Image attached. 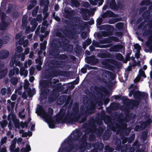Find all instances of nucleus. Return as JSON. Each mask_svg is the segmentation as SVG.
I'll return each instance as SVG.
<instances>
[{"label": "nucleus", "instance_id": "f257e3e1", "mask_svg": "<svg viewBox=\"0 0 152 152\" xmlns=\"http://www.w3.org/2000/svg\"><path fill=\"white\" fill-rule=\"evenodd\" d=\"M36 112L38 114L44 118L45 121L48 123L49 127L51 128H54L55 124L56 123H64L65 121L63 119L64 114H62V113H60L56 119V122H55L53 121V118L51 117L53 113V110L51 108L49 109L48 113L47 114L45 113L42 107L39 106L37 108Z\"/></svg>", "mask_w": 152, "mask_h": 152}, {"label": "nucleus", "instance_id": "f03ea898", "mask_svg": "<svg viewBox=\"0 0 152 152\" xmlns=\"http://www.w3.org/2000/svg\"><path fill=\"white\" fill-rule=\"evenodd\" d=\"M19 58V56H18L16 55L14 56L11 59L10 63V66H12L15 63L16 66H19L20 67V74L21 76L24 75L25 77L27 76L28 74V71L25 69L23 67H21V64L18 60Z\"/></svg>", "mask_w": 152, "mask_h": 152}, {"label": "nucleus", "instance_id": "7ed1b4c3", "mask_svg": "<svg viewBox=\"0 0 152 152\" xmlns=\"http://www.w3.org/2000/svg\"><path fill=\"white\" fill-rule=\"evenodd\" d=\"M16 138H14L11 143L10 149L12 152H19V148H17L14 151L15 148V144L16 143ZM30 150V146L29 145H27L26 147V148H23L20 151V152H28Z\"/></svg>", "mask_w": 152, "mask_h": 152}, {"label": "nucleus", "instance_id": "20e7f679", "mask_svg": "<svg viewBox=\"0 0 152 152\" xmlns=\"http://www.w3.org/2000/svg\"><path fill=\"white\" fill-rule=\"evenodd\" d=\"M23 37L21 34H16V39L18 41L19 45H22L23 44V47H26L28 43V41L26 40L23 42Z\"/></svg>", "mask_w": 152, "mask_h": 152}, {"label": "nucleus", "instance_id": "39448f33", "mask_svg": "<svg viewBox=\"0 0 152 152\" xmlns=\"http://www.w3.org/2000/svg\"><path fill=\"white\" fill-rule=\"evenodd\" d=\"M132 94H133L135 98H136L137 97H142L146 98L148 97V95L147 93H141L139 91H132L129 93V96H131Z\"/></svg>", "mask_w": 152, "mask_h": 152}, {"label": "nucleus", "instance_id": "423d86ee", "mask_svg": "<svg viewBox=\"0 0 152 152\" xmlns=\"http://www.w3.org/2000/svg\"><path fill=\"white\" fill-rule=\"evenodd\" d=\"M8 120L11 121H12L16 127H18L19 126V121L18 120L16 119L15 115L14 113H10L8 116Z\"/></svg>", "mask_w": 152, "mask_h": 152}, {"label": "nucleus", "instance_id": "0eeeda50", "mask_svg": "<svg viewBox=\"0 0 152 152\" xmlns=\"http://www.w3.org/2000/svg\"><path fill=\"white\" fill-rule=\"evenodd\" d=\"M31 23L32 25L31 28L30 29V27L29 26L27 27L26 31L27 33H28L31 31H33L35 29L37 25L36 20L35 19H33L32 20L31 22Z\"/></svg>", "mask_w": 152, "mask_h": 152}, {"label": "nucleus", "instance_id": "6e6552de", "mask_svg": "<svg viewBox=\"0 0 152 152\" xmlns=\"http://www.w3.org/2000/svg\"><path fill=\"white\" fill-rule=\"evenodd\" d=\"M139 74L137 77L134 80V83H137L138 82L140 79V76H142L144 77H146V76L144 72L142 69H140L139 71Z\"/></svg>", "mask_w": 152, "mask_h": 152}, {"label": "nucleus", "instance_id": "1a4fd4ad", "mask_svg": "<svg viewBox=\"0 0 152 152\" xmlns=\"http://www.w3.org/2000/svg\"><path fill=\"white\" fill-rule=\"evenodd\" d=\"M40 51H39L38 52V55H39L38 58L36 60V61L37 64H38V65L37 66V69L39 70H40L41 69V65L42 64V61L41 58L40 57Z\"/></svg>", "mask_w": 152, "mask_h": 152}, {"label": "nucleus", "instance_id": "9d476101", "mask_svg": "<svg viewBox=\"0 0 152 152\" xmlns=\"http://www.w3.org/2000/svg\"><path fill=\"white\" fill-rule=\"evenodd\" d=\"M9 52L7 50H3L0 53V58L3 59L7 57L9 55Z\"/></svg>", "mask_w": 152, "mask_h": 152}, {"label": "nucleus", "instance_id": "9b49d317", "mask_svg": "<svg viewBox=\"0 0 152 152\" xmlns=\"http://www.w3.org/2000/svg\"><path fill=\"white\" fill-rule=\"evenodd\" d=\"M16 74H18L19 73V69L17 68H15L14 69H12L10 71L9 73V76L10 77H11L13 76L15 72Z\"/></svg>", "mask_w": 152, "mask_h": 152}, {"label": "nucleus", "instance_id": "f8f14e48", "mask_svg": "<svg viewBox=\"0 0 152 152\" xmlns=\"http://www.w3.org/2000/svg\"><path fill=\"white\" fill-rule=\"evenodd\" d=\"M20 133L22 134L23 137H26L27 136H31L32 135V133L29 132L27 133L24 132L23 130H21L20 131Z\"/></svg>", "mask_w": 152, "mask_h": 152}, {"label": "nucleus", "instance_id": "ddd939ff", "mask_svg": "<svg viewBox=\"0 0 152 152\" xmlns=\"http://www.w3.org/2000/svg\"><path fill=\"white\" fill-rule=\"evenodd\" d=\"M123 48V47L121 45H115L113 47L112 51H119L120 49Z\"/></svg>", "mask_w": 152, "mask_h": 152}, {"label": "nucleus", "instance_id": "4468645a", "mask_svg": "<svg viewBox=\"0 0 152 152\" xmlns=\"http://www.w3.org/2000/svg\"><path fill=\"white\" fill-rule=\"evenodd\" d=\"M146 46L151 50L152 49V39H150L146 43Z\"/></svg>", "mask_w": 152, "mask_h": 152}, {"label": "nucleus", "instance_id": "2eb2a0df", "mask_svg": "<svg viewBox=\"0 0 152 152\" xmlns=\"http://www.w3.org/2000/svg\"><path fill=\"white\" fill-rule=\"evenodd\" d=\"M27 16L26 15H24L22 18V26H25L27 23V20H26Z\"/></svg>", "mask_w": 152, "mask_h": 152}, {"label": "nucleus", "instance_id": "dca6fc26", "mask_svg": "<svg viewBox=\"0 0 152 152\" xmlns=\"http://www.w3.org/2000/svg\"><path fill=\"white\" fill-rule=\"evenodd\" d=\"M7 71L6 69L4 70L3 71L0 72V79L4 77L7 74Z\"/></svg>", "mask_w": 152, "mask_h": 152}, {"label": "nucleus", "instance_id": "f3484780", "mask_svg": "<svg viewBox=\"0 0 152 152\" xmlns=\"http://www.w3.org/2000/svg\"><path fill=\"white\" fill-rule=\"evenodd\" d=\"M141 5H150V7L152 6V3H149V2L148 1H142L141 3Z\"/></svg>", "mask_w": 152, "mask_h": 152}, {"label": "nucleus", "instance_id": "a211bd4d", "mask_svg": "<svg viewBox=\"0 0 152 152\" xmlns=\"http://www.w3.org/2000/svg\"><path fill=\"white\" fill-rule=\"evenodd\" d=\"M40 5H44L46 6H47L49 4V1L48 0L46 1L45 2H44L43 0H40Z\"/></svg>", "mask_w": 152, "mask_h": 152}, {"label": "nucleus", "instance_id": "6ab92c4d", "mask_svg": "<svg viewBox=\"0 0 152 152\" xmlns=\"http://www.w3.org/2000/svg\"><path fill=\"white\" fill-rule=\"evenodd\" d=\"M47 44V42L44 41L43 43H42L40 44V48L42 50H44L45 49L46 45Z\"/></svg>", "mask_w": 152, "mask_h": 152}, {"label": "nucleus", "instance_id": "aec40b11", "mask_svg": "<svg viewBox=\"0 0 152 152\" xmlns=\"http://www.w3.org/2000/svg\"><path fill=\"white\" fill-rule=\"evenodd\" d=\"M29 83L28 81L27 80H25L24 87L25 89H26L28 88L29 86Z\"/></svg>", "mask_w": 152, "mask_h": 152}, {"label": "nucleus", "instance_id": "412c9836", "mask_svg": "<svg viewBox=\"0 0 152 152\" xmlns=\"http://www.w3.org/2000/svg\"><path fill=\"white\" fill-rule=\"evenodd\" d=\"M7 122L5 120H3L1 122L0 124L2 127L3 128L7 125Z\"/></svg>", "mask_w": 152, "mask_h": 152}, {"label": "nucleus", "instance_id": "4be33fe9", "mask_svg": "<svg viewBox=\"0 0 152 152\" xmlns=\"http://www.w3.org/2000/svg\"><path fill=\"white\" fill-rule=\"evenodd\" d=\"M16 51L18 53H20L22 51V48L20 46H18L16 47Z\"/></svg>", "mask_w": 152, "mask_h": 152}, {"label": "nucleus", "instance_id": "5701e85b", "mask_svg": "<svg viewBox=\"0 0 152 152\" xmlns=\"http://www.w3.org/2000/svg\"><path fill=\"white\" fill-rule=\"evenodd\" d=\"M134 47L135 49L137 50V51H139L141 49L140 46L137 44H136L134 45Z\"/></svg>", "mask_w": 152, "mask_h": 152}, {"label": "nucleus", "instance_id": "b1692460", "mask_svg": "<svg viewBox=\"0 0 152 152\" xmlns=\"http://www.w3.org/2000/svg\"><path fill=\"white\" fill-rule=\"evenodd\" d=\"M24 110L23 109V110L22 112H20L19 113V117L22 118H24L25 117V115L22 114V113H23L24 112Z\"/></svg>", "mask_w": 152, "mask_h": 152}, {"label": "nucleus", "instance_id": "393cba45", "mask_svg": "<svg viewBox=\"0 0 152 152\" xmlns=\"http://www.w3.org/2000/svg\"><path fill=\"white\" fill-rule=\"evenodd\" d=\"M123 26V24L121 23H118L116 26V27L119 29L121 28Z\"/></svg>", "mask_w": 152, "mask_h": 152}, {"label": "nucleus", "instance_id": "a878e982", "mask_svg": "<svg viewBox=\"0 0 152 152\" xmlns=\"http://www.w3.org/2000/svg\"><path fill=\"white\" fill-rule=\"evenodd\" d=\"M31 61L30 60H28V61L26 62L24 65V67L25 68H27V64H28V65L29 66H30L31 65Z\"/></svg>", "mask_w": 152, "mask_h": 152}, {"label": "nucleus", "instance_id": "bb28decb", "mask_svg": "<svg viewBox=\"0 0 152 152\" xmlns=\"http://www.w3.org/2000/svg\"><path fill=\"white\" fill-rule=\"evenodd\" d=\"M11 81L12 83L15 84L17 83L18 81V79L17 78H12Z\"/></svg>", "mask_w": 152, "mask_h": 152}, {"label": "nucleus", "instance_id": "cd10ccee", "mask_svg": "<svg viewBox=\"0 0 152 152\" xmlns=\"http://www.w3.org/2000/svg\"><path fill=\"white\" fill-rule=\"evenodd\" d=\"M7 140V137H4L2 138L1 140V144L4 143Z\"/></svg>", "mask_w": 152, "mask_h": 152}, {"label": "nucleus", "instance_id": "c85d7f7f", "mask_svg": "<svg viewBox=\"0 0 152 152\" xmlns=\"http://www.w3.org/2000/svg\"><path fill=\"white\" fill-rule=\"evenodd\" d=\"M7 91V89L4 88H3L1 90V93L2 95H4Z\"/></svg>", "mask_w": 152, "mask_h": 152}, {"label": "nucleus", "instance_id": "c756f323", "mask_svg": "<svg viewBox=\"0 0 152 152\" xmlns=\"http://www.w3.org/2000/svg\"><path fill=\"white\" fill-rule=\"evenodd\" d=\"M116 57L117 59L119 60H121L123 59V57L122 55L121 54H117L116 56Z\"/></svg>", "mask_w": 152, "mask_h": 152}, {"label": "nucleus", "instance_id": "7c9ffc66", "mask_svg": "<svg viewBox=\"0 0 152 152\" xmlns=\"http://www.w3.org/2000/svg\"><path fill=\"white\" fill-rule=\"evenodd\" d=\"M36 1H34V2H33V4L32 5H31V4H30L29 5L28 7V9H32V7H33L34 6V5H35L36 4Z\"/></svg>", "mask_w": 152, "mask_h": 152}, {"label": "nucleus", "instance_id": "2f4dec72", "mask_svg": "<svg viewBox=\"0 0 152 152\" xmlns=\"http://www.w3.org/2000/svg\"><path fill=\"white\" fill-rule=\"evenodd\" d=\"M96 1L98 3L99 6H100L102 4L103 0H96Z\"/></svg>", "mask_w": 152, "mask_h": 152}, {"label": "nucleus", "instance_id": "473e14b6", "mask_svg": "<svg viewBox=\"0 0 152 152\" xmlns=\"http://www.w3.org/2000/svg\"><path fill=\"white\" fill-rule=\"evenodd\" d=\"M110 38L111 40L115 41H118V39L117 37H110Z\"/></svg>", "mask_w": 152, "mask_h": 152}, {"label": "nucleus", "instance_id": "72a5a7b5", "mask_svg": "<svg viewBox=\"0 0 152 152\" xmlns=\"http://www.w3.org/2000/svg\"><path fill=\"white\" fill-rule=\"evenodd\" d=\"M16 95L15 94H13L11 97V99L12 101H15L16 99Z\"/></svg>", "mask_w": 152, "mask_h": 152}, {"label": "nucleus", "instance_id": "f704fd0d", "mask_svg": "<svg viewBox=\"0 0 152 152\" xmlns=\"http://www.w3.org/2000/svg\"><path fill=\"white\" fill-rule=\"evenodd\" d=\"M7 135L8 136H9L11 138H12L13 137V135L12 134L11 132L10 131H9L7 132Z\"/></svg>", "mask_w": 152, "mask_h": 152}, {"label": "nucleus", "instance_id": "c9c22d12", "mask_svg": "<svg viewBox=\"0 0 152 152\" xmlns=\"http://www.w3.org/2000/svg\"><path fill=\"white\" fill-rule=\"evenodd\" d=\"M25 54L24 53H22L20 55L21 60L22 61H23L25 59Z\"/></svg>", "mask_w": 152, "mask_h": 152}, {"label": "nucleus", "instance_id": "e433bc0d", "mask_svg": "<svg viewBox=\"0 0 152 152\" xmlns=\"http://www.w3.org/2000/svg\"><path fill=\"white\" fill-rule=\"evenodd\" d=\"M21 126L23 127H26L27 126V124L26 122H25L24 123H21Z\"/></svg>", "mask_w": 152, "mask_h": 152}, {"label": "nucleus", "instance_id": "4c0bfd02", "mask_svg": "<svg viewBox=\"0 0 152 152\" xmlns=\"http://www.w3.org/2000/svg\"><path fill=\"white\" fill-rule=\"evenodd\" d=\"M53 16L54 17V18L57 21H59L60 20V18L56 16L55 15H54V14H53Z\"/></svg>", "mask_w": 152, "mask_h": 152}, {"label": "nucleus", "instance_id": "58836bf2", "mask_svg": "<svg viewBox=\"0 0 152 152\" xmlns=\"http://www.w3.org/2000/svg\"><path fill=\"white\" fill-rule=\"evenodd\" d=\"M37 10L36 9L34 10H33L32 12V15L33 16L37 14Z\"/></svg>", "mask_w": 152, "mask_h": 152}, {"label": "nucleus", "instance_id": "ea45409f", "mask_svg": "<svg viewBox=\"0 0 152 152\" xmlns=\"http://www.w3.org/2000/svg\"><path fill=\"white\" fill-rule=\"evenodd\" d=\"M48 92V90H46L45 91H43L42 89H41V95L42 96V95H43L47 93Z\"/></svg>", "mask_w": 152, "mask_h": 152}, {"label": "nucleus", "instance_id": "a19ab883", "mask_svg": "<svg viewBox=\"0 0 152 152\" xmlns=\"http://www.w3.org/2000/svg\"><path fill=\"white\" fill-rule=\"evenodd\" d=\"M29 50L28 48H26L25 50V52H24V54H28L29 52Z\"/></svg>", "mask_w": 152, "mask_h": 152}, {"label": "nucleus", "instance_id": "79ce46f5", "mask_svg": "<svg viewBox=\"0 0 152 152\" xmlns=\"http://www.w3.org/2000/svg\"><path fill=\"white\" fill-rule=\"evenodd\" d=\"M137 52L135 53V56L137 58H138L139 57L140 54L139 51H137Z\"/></svg>", "mask_w": 152, "mask_h": 152}, {"label": "nucleus", "instance_id": "37998d69", "mask_svg": "<svg viewBox=\"0 0 152 152\" xmlns=\"http://www.w3.org/2000/svg\"><path fill=\"white\" fill-rule=\"evenodd\" d=\"M6 149L5 147H4L2 148L0 151V152H6Z\"/></svg>", "mask_w": 152, "mask_h": 152}, {"label": "nucleus", "instance_id": "c03bdc74", "mask_svg": "<svg viewBox=\"0 0 152 152\" xmlns=\"http://www.w3.org/2000/svg\"><path fill=\"white\" fill-rule=\"evenodd\" d=\"M81 71L83 73H85L86 72V70L85 68H83L81 69Z\"/></svg>", "mask_w": 152, "mask_h": 152}, {"label": "nucleus", "instance_id": "a18cd8bd", "mask_svg": "<svg viewBox=\"0 0 152 152\" xmlns=\"http://www.w3.org/2000/svg\"><path fill=\"white\" fill-rule=\"evenodd\" d=\"M97 23L99 24L100 25L101 23L102 20L101 19H99L97 20Z\"/></svg>", "mask_w": 152, "mask_h": 152}, {"label": "nucleus", "instance_id": "49530a36", "mask_svg": "<svg viewBox=\"0 0 152 152\" xmlns=\"http://www.w3.org/2000/svg\"><path fill=\"white\" fill-rule=\"evenodd\" d=\"M34 80V77L33 76H31L29 78L30 82H32Z\"/></svg>", "mask_w": 152, "mask_h": 152}, {"label": "nucleus", "instance_id": "de8ad7c7", "mask_svg": "<svg viewBox=\"0 0 152 152\" xmlns=\"http://www.w3.org/2000/svg\"><path fill=\"white\" fill-rule=\"evenodd\" d=\"M34 55V53L33 52H31L30 53L29 55V57L30 58H31Z\"/></svg>", "mask_w": 152, "mask_h": 152}, {"label": "nucleus", "instance_id": "09e8293b", "mask_svg": "<svg viewBox=\"0 0 152 152\" xmlns=\"http://www.w3.org/2000/svg\"><path fill=\"white\" fill-rule=\"evenodd\" d=\"M37 45H38V43H35L34 44V45H33V47H34V49H36L37 48Z\"/></svg>", "mask_w": 152, "mask_h": 152}, {"label": "nucleus", "instance_id": "8fccbe9b", "mask_svg": "<svg viewBox=\"0 0 152 152\" xmlns=\"http://www.w3.org/2000/svg\"><path fill=\"white\" fill-rule=\"evenodd\" d=\"M22 138H19L18 139L17 142L18 143H19V142H20L21 141H22Z\"/></svg>", "mask_w": 152, "mask_h": 152}, {"label": "nucleus", "instance_id": "3c124183", "mask_svg": "<svg viewBox=\"0 0 152 152\" xmlns=\"http://www.w3.org/2000/svg\"><path fill=\"white\" fill-rule=\"evenodd\" d=\"M22 96L23 98V99H26L27 97V96L26 95V94H24V93L23 94Z\"/></svg>", "mask_w": 152, "mask_h": 152}, {"label": "nucleus", "instance_id": "603ef678", "mask_svg": "<svg viewBox=\"0 0 152 152\" xmlns=\"http://www.w3.org/2000/svg\"><path fill=\"white\" fill-rule=\"evenodd\" d=\"M87 42H88L87 45H88L89 44H90L91 42V40L90 39H89L87 40Z\"/></svg>", "mask_w": 152, "mask_h": 152}, {"label": "nucleus", "instance_id": "864d4df0", "mask_svg": "<svg viewBox=\"0 0 152 152\" xmlns=\"http://www.w3.org/2000/svg\"><path fill=\"white\" fill-rule=\"evenodd\" d=\"M49 33V32L48 31H45V36H44V37H45L47 35H48Z\"/></svg>", "mask_w": 152, "mask_h": 152}, {"label": "nucleus", "instance_id": "5fc2aeb1", "mask_svg": "<svg viewBox=\"0 0 152 152\" xmlns=\"http://www.w3.org/2000/svg\"><path fill=\"white\" fill-rule=\"evenodd\" d=\"M43 25L44 26H46L47 27V26L46 25V21H44L42 23Z\"/></svg>", "mask_w": 152, "mask_h": 152}, {"label": "nucleus", "instance_id": "6e6d98bb", "mask_svg": "<svg viewBox=\"0 0 152 152\" xmlns=\"http://www.w3.org/2000/svg\"><path fill=\"white\" fill-rule=\"evenodd\" d=\"M14 104H15L14 102H12L11 103V107L12 109H13V108L14 106Z\"/></svg>", "mask_w": 152, "mask_h": 152}, {"label": "nucleus", "instance_id": "4d7b16f0", "mask_svg": "<svg viewBox=\"0 0 152 152\" xmlns=\"http://www.w3.org/2000/svg\"><path fill=\"white\" fill-rule=\"evenodd\" d=\"M58 8H59L58 6L57 5H56L55 6V10H58Z\"/></svg>", "mask_w": 152, "mask_h": 152}, {"label": "nucleus", "instance_id": "13d9d810", "mask_svg": "<svg viewBox=\"0 0 152 152\" xmlns=\"http://www.w3.org/2000/svg\"><path fill=\"white\" fill-rule=\"evenodd\" d=\"M43 27H42L41 29V32L42 33H43L45 31V28H43Z\"/></svg>", "mask_w": 152, "mask_h": 152}, {"label": "nucleus", "instance_id": "bf43d9fd", "mask_svg": "<svg viewBox=\"0 0 152 152\" xmlns=\"http://www.w3.org/2000/svg\"><path fill=\"white\" fill-rule=\"evenodd\" d=\"M4 43L2 42V40H0V47L2 45V44Z\"/></svg>", "mask_w": 152, "mask_h": 152}, {"label": "nucleus", "instance_id": "052dcab7", "mask_svg": "<svg viewBox=\"0 0 152 152\" xmlns=\"http://www.w3.org/2000/svg\"><path fill=\"white\" fill-rule=\"evenodd\" d=\"M138 104H139V103L137 102H134V104L135 106H137V105H138Z\"/></svg>", "mask_w": 152, "mask_h": 152}, {"label": "nucleus", "instance_id": "680f3d73", "mask_svg": "<svg viewBox=\"0 0 152 152\" xmlns=\"http://www.w3.org/2000/svg\"><path fill=\"white\" fill-rule=\"evenodd\" d=\"M34 70V69H32V70L30 71V73L31 74V75L33 74Z\"/></svg>", "mask_w": 152, "mask_h": 152}, {"label": "nucleus", "instance_id": "e2e57ef3", "mask_svg": "<svg viewBox=\"0 0 152 152\" xmlns=\"http://www.w3.org/2000/svg\"><path fill=\"white\" fill-rule=\"evenodd\" d=\"M62 150H64V149L63 147L61 148H60L59 149L58 152H62Z\"/></svg>", "mask_w": 152, "mask_h": 152}, {"label": "nucleus", "instance_id": "0e129e2a", "mask_svg": "<svg viewBox=\"0 0 152 152\" xmlns=\"http://www.w3.org/2000/svg\"><path fill=\"white\" fill-rule=\"evenodd\" d=\"M147 68V66L146 65H144L143 66V69L144 70H145Z\"/></svg>", "mask_w": 152, "mask_h": 152}, {"label": "nucleus", "instance_id": "69168bd1", "mask_svg": "<svg viewBox=\"0 0 152 152\" xmlns=\"http://www.w3.org/2000/svg\"><path fill=\"white\" fill-rule=\"evenodd\" d=\"M5 15L4 14H3L2 15H1V19L2 20L3 19L4 17H5Z\"/></svg>", "mask_w": 152, "mask_h": 152}, {"label": "nucleus", "instance_id": "338daca9", "mask_svg": "<svg viewBox=\"0 0 152 152\" xmlns=\"http://www.w3.org/2000/svg\"><path fill=\"white\" fill-rule=\"evenodd\" d=\"M140 61H138L136 63V65L140 66Z\"/></svg>", "mask_w": 152, "mask_h": 152}, {"label": "nucleus", "instance_id": "774afa93", "mask_svg": "<svg viewBox=\"0 0 152 152\" xmlns=\"http://www.w3.org/2000/svg\"><path fill=\"white\" fill-rule=\"evenodd\" d=\"M150 77H151V78H152V71H151L150 72Z\"/></svg>", "mask_w": 152, "mask_h": 152}]
</instances>
